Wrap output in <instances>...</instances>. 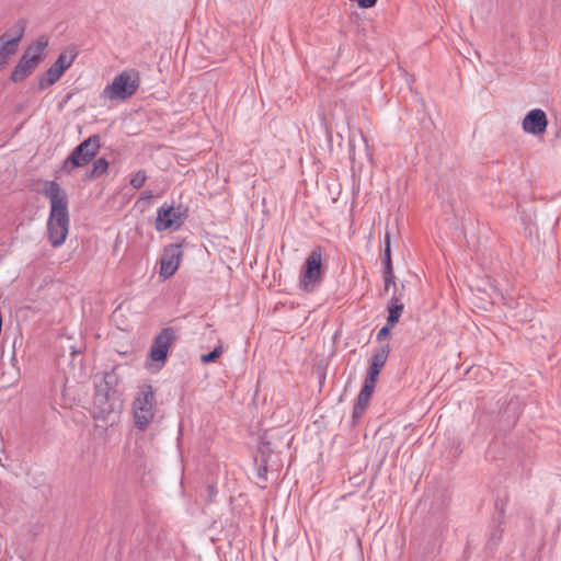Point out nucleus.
<instances>
[{"mask_svg": "<svg viewBox=\"0 0 561 561\" xmlns=\"http://www.w3.org/2000/svg\"><path fill=\"white\" fill-rule=\"evenodd\" d=\"M152 196H153V195H152V192H151V191H144V192L141 193V198H142V199H150V198H152Z\"/></svg>", "mask_w": 561, "mask_h": 561, "instance_id": "25", "label": "nucleus"}, {"mask_svg": "<svg viewBox=\"0 0 561 561\" xmlns=\"http://www.w3.org/2000/svg\"><path fill=\"white\" fill-rule=\"evenodd\" d=\"M376 383H377V380H371L369 378H365L364 386H363L362 390L359 391L356 402L353 408L352 417L354 421L359 419L363 415L366 408L368 407V403H369L371 394L375 390Z\"/></svg>", "mask_w": 561, "mask_h": 561, "instance_id": "14", "label": "nucleus"}, {"mask_svg": "<svg viewBox=\"0 0 561 561\" xmlns=\"http://www.w3.org/2000/svg\"><path fill=\"white\" fill-rule=\"evenodd\" d=\"M383 274V282H385V291H388L390 288V285H394V273L393 268L389 270H382Z\"/></svg>", "mask_w": 561, "mask_h": 561, "instance_id": "21", "label": "nucleus"}, {"mask_svg": "<svg viewBox=\"0 0 561 561\" xmlns=\"http://www.w3.org/2000/svg\"><path fill=\"white\" fill-rule=\"evenodd\" d=\"M147 179H148V176H147L146 171L145 170H139L136 173L130 175L129 184L134 188L138 190V188H141L145 185Z\"/></svg>", "mask_w": 561, "mask_h": 561, "instance_id": "19", "label": "nucleus"}, {"mask_svg": "<svg viewBox=\"0 0 561 561\" xmlns=\"http://www.w3.org/2000/svg\"><path fill=\"white\" fill-rule=\"evenodd\" d=\"M389 353L390 346L388 344L380 345L377 348H375L373 356L370 358V365L366 378H369L371 380H378V376L380 374L381 368L385 366L387 362Z\"/></svg>", "mask_w": 561, "mask_h": 561, "instance_id": "15", "label": "nucleus"}, {"mask_svg": "<svg viewBox=\"0 0 561 561\" xmlns=\"http://www.w3.org/2000/svg\"><path fill=\"white\" fill-rule=\"evenodd\" d=\"M323 249L314 247L306 259L304 268L299 276V288L302 291L311 293L322 279Z\"/></svg>", "mask_w": 561, "mask_h": 561, "instance_id": "5", "label": "nucleus"}, {"mask_svg": "<svg viewBox=\"0 0 561 561\" xmlns=\"http://www.w3.org/2000/svg\"><path fill=\"white\" fill-rule=\"evenodd\" d=\"M404 309V305L400 301L398 297H392L391 305L388 308L389 314L387 318V323L389 325H394L398 323L402 312Z\"/></svg>", "mask_w": 561, "mask_h": 561, "instance_id": "17", "label": "nucleus"}, {"mask_svg": "<svg viewBox=\"0 0 561 561\" xmlns=\"http://www.w3.org/2000/svg\"><path fill=\"white\" fill-rule=\"evenodd\" d=\"M207 493H208V499H209V501H213V500H214V497H215V496H216V494H217V490H216V488H215L214 485H208V486H207Z\"/></svg>", "mask_w": 561, "mask_h": 561, "instance_id": "24", "label": "nucleus"}, {"mask_svg": "<svg viewBox=\"0 0 561 561\" xmlns=\"http://www.w3.org/2000/svg\"><path fill=\"white\" fill-rule=\"evenodd\" d=\"M502 536V531L497 530L495 534H493V537L496 539V540H500Z\"/></svg>", "mask_w": 561, "mask_h": 561, "instance_id": "28", "label": "nucleus"}, {"mask_svg": "<svg viewBox=\"0 0 561 561\" xmlns=\"http://www.w3.org/2000/svg\"><path fill=\"white\" fill-rule=\"evenodd\" d=\"M176 339V330L174 328H164L159 334L154 337L153 343L150 348L149 357L153 362H161L164 364L168 352L172 343Z\"/></svg>", "mask_w": 561, "mask_h": 561, "instance_id": "10", "label": "nucleus"}, {"mask_svg": "<svg viewBox=\"0 0 561 561\" xmlns=\"http://www.w3.org/2000/svg\"><path fill=\"white\" fill-rule=\"evenodd\" d=\"M381 263H382V270L393 268L392 261H391V249L388 247L385 248V250H383V257L381 260Z\"/></svg>", "mask_w": 561, "mask_h": 561, "instance_id": "22", "label": "nucleus"}, {"mask_svg": "<svg viewBox=\"0 0 561 561\" xmlns=\"http://www.w3.org/2000/svg\"><path fill=\"white\" fill-rule=\"evenodd\" d=\"M221 354H222V347L221 346H217L211 352H209L207 354H203L201 356V360H202L203 364L213 363L217 358H219L221 356Z\"/></svg>", "mask_w": 561, "mask_h": 561, "instance_id": "20", "label": "nucleus"}, {"mask_svg": "<svg viewBox=\"0 0 561 561\" xmlns=\"http://www.w3.org/2000/svg\"><path fill=\"white\" fill-rule=\"evenodd\" d=\"M24 22L19 21L12 28L0 36V67L5 65L18 51L19 44L24 35Z\"/></svg>", "mask_w": 561, "mask_h": 561, "instance_id": "9", "label": "nucleus"}, {"mask_svg": "<svg viewBox=\"0 0 561 561\" xmlns=\"http://www.w3.org/2000/svg\"><path fill=\"white\" fill-rule=\"evenodd\" d=\"M93 408L95 417H101L110 424L116 422L121 410V403L116 398L115 391H111L107 383L96 387L93 396Z\"/></svg>", "mask_w": 561, "mask_h": 561, "instance_id": "4", "label": "nucleus"}, {"mask_svg": "<svg viewBox=\"0 0 561 561\" xmlns=\"http://www.w3.org/2000/svg\"><path fill=\"white\" fill-rule=\"evenodd\" d=\"M140 84L139 72L130 69L124 70L117 75L111 84H107L103 91L105 98L128 99L136 93Z\"/></svg>", "mask_w": 561, "mask_h": 561, "instance_id": "6", "label": "nucleus"}, {"mask_svg": "<svg viewBox=\"0 0 561 561\" xmlns=\"http://www.w3.org/2000/svg\"><path fill=\"white\" fill-rule=\"evenodd\" d=\"M556 136L561 137V131H558Z\"/></svg>", "mask_w": 561, "mask_h": 561, "instance_id": "29", "label": "nucleus"}, {"mask_svg": "<svg viewBox=\"0 0 561 561\" xmlns=\"http://www.w3.org/2000/svg\"><path fill=\"white\" fill-rule=\"evenodd\" d=\"M100 136L92 135L79 144L70 156L64 161L61 169L70 173L73 168L87 165L99 152Z\"/></svg>", "mask_w": 561, "mask_h": 561, "instance_id": "7", "label": "nucleus"}, {"mask_svg": "<svg viewBox=\"0 0 561 561\" xmlns=\"http://www.w3.org/2000/svg\"><path fill=\"white\" fill-rule=\"evenodd\" d=\"M108 161L105 158H99L93 162L90 178H99L107 172Z\"/></svg>", "mask_w": 561, "mask_h": 561, "instance_id": "18", "label": "nucleus"}, {"mask_svg": "<svg viewBox=\"0 0 561 561\" xmlns=\"http://www.w3.org/2000/svg\"><path fill=\"white\" fill-rule=\"evenodd\" d=\"M523 130L527 134L539 136L546 133L548 127V118L541 108L529 111L522 123Z\"/></svg>", "mask_w": 561, "mask_h": 561, "instance_id": "13", "label": "nucleus"}, {"mask_svg": "<svg viewBox=\"0 0 561 561\" xmlns=\"http://www.w3.org/2000/svg\"><path fill=\"white\" fill-rule=\"evenodd\" d=\"M186 218L185 213L181 208L172 206H161L157 210V219L154 227L157 231H164L168 229H179Z\"/></svg>", "mask_w": 561, "mask_h": 561, "instance_id": "11", "label": "nucleus"}, {"mask_svg": "<svg viewBox=\"0 0 561 561\" xmlns=\"http://www.w3.org/2000/svg\"><path fill=\"white\" fill-rule=\"evenodd\" d=\"M135 425L137 428L146 430L156 414V394L151 385H142L133 402Z\"/></svg>", "mask_w": 561, "mask_h": 561, "instance_id": "3", "label": "nucleus"}, {"mask_svg": "<svg viewBox=\"0 0 561 561\" xmlns=\"http://www.w3.org/2000/svg\"><path fill=\"white\" fill-rule=\"evenodd\" d=\"M43 194L50 204L48 238L53 247H60L66 241L69 230L67 194L56 181H45Z\"/></svg>", "mask_w": 561, "mask_h": 561, "instance_id": "1", "label": "nucleus"}, {"mask_svg": "<svg viewBox=\"0 0 561 561\" xmlns=\"http://www.w3.org/2000/svg\"><path fill=\"white\" fill-rule=\"evenodd\" d=\"M480 289L482 291H484L490 297L491 304L494 305V304L503 302L504 305H508L505 294L499 287L495 279L486 277V280L484 282L483 287Z\"/></svg>", "mask_w": 561, "mask_h": 561, "instance_id": "16", "label": "nucleus"}, {"mask_svg": "<svg viewBox=\"0 0 561 561\" xmlns=\"http://www.w3.org/2000/svg\"><path fill=\"white\" fill-rule=\"evenodd\" d=\"M78 56V49L75 45L67 47L56 61L46 70V72L39 78L38 89L45 90L56 83L64 72L71 67L75 59Z\"/></svg>", "mask_w": 561, "mask_h": 561, "instance_id": "8", "label": "nucleus"}, {"mask_svg": "<svg viewBox=\"0 0 561 561\" xmlns=\"http://www.w3.org/2000/svg\"><path fill=\"white\" fill-rule=\"evenodd\" d=\"M266 471H267L266 466H263L262 468L259 469V476L263 477L264 479H266L265 478Z\"/></svg>", "mask_w": 561, "mask_h": 561, "instance_id": "27", "label": "nucleus"}, {"mask_svg": "<svg viewBox=\"0 0 561 561\" xmlns=\"http://www.w3.org/2000/svg\"><path fill=\"white\" fill-rule=\"evenodd\" d=\"M391 327H392V325H389V324L387 323V325H385L383 328H381V329L379 330L378 334H377V339H378V340H382L385 336L389 335V333H390V328H391Z\"/></svg>", "mask_w": 561, "mask_h": 561, "instance_id": "23", "label": "nucleus"}, {"mask_svg": "<svg viewBox=\"0 0 561 561\" xmlns=\"http://www.w3.org/2000/svg\"><path fill=\"white\" fill-rule=\"evenodd\" d=\"M390 248V233L387 231L385 234V248Z\"/></svg>", "mask_w": 561, "mask_h": 561, "instance_id": "26", "label": "nucleus"}, {"mask_svg": "<svg viewBox=\"0 0 561 561\" xmlns=\"http://www.w3.org/2000/svg\"><path fill=\"white\" fill-rule=\"evenodd\" d=\"M182 254L180 244H170L164 248L159 270V275L163 279H168L175 274L180 266Z\"/></svg>", "mask_w": 561, "mask_h": 561, "instance_id": "12", "label": "nucleus"}, {"mask_svg": "<svg viewBox=\"0 0 561 561\" xmlns=\"http://www.w3.org/2000/svg\"><path fill=\"white\" fill-rule=\"evenodd\" d=\"M47 46L48 38L46 36H39L35 43L30 45L24 50L13 71L11 72L10 79L15 83L26 79L44 59V50Z\"/></svg>", "mask_w": 561, "mask_h": 561, "instance_id": "2", "label": "nucleus"}]
</instances>
